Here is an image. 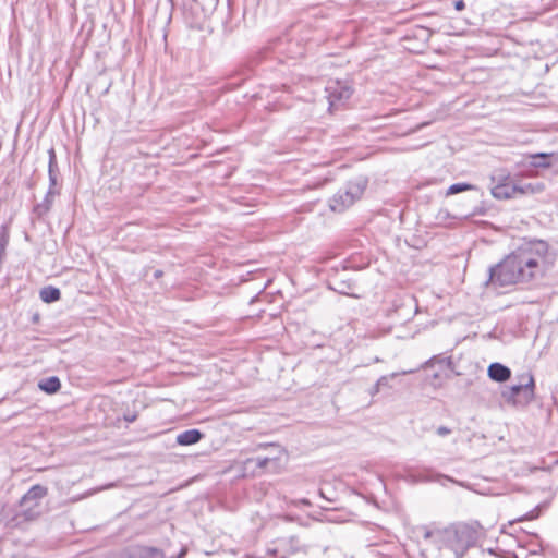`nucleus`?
I'll return each instance as SVG.
<instances>
[{
  "label": "nucleus",
  "mask_w": 558,
  "mask_h": 558,
  "mask_svg": "<svg viewBox=\"0 0 558 558\" xmlns=\"http://www.w3.org/2000/svg\"><path fill=\"white\" fill-rule=\"evenodd\" d=\"M538 268V260L530 251L518 250L489 268L486 286L507 287L529 281Z\"/></svg>",
  "instance_id": "nucleus-1"
},
{
  "label": "nucleus",
  "mask_w": 558,
  "mask_h": 558,
  "mask_svg": "<svg viewBox=\"0 0 558 558\" xmlns=\"http://www.w3.org/2000/svg\"><path fill=\"white\" fill-rule=\"evenodd\" d=\"M485 535V530L477 521L459 522L434 532L426 531L425 538H434L440 547L450 549L456 558H462L469 548Z\"/></svg>",
  "instance_id": "nucleus-2"
},
{
  "label": "nucleus",
  "mask_w": 558,
  "mask_h": 558,
  "mask_svg": "<svg viewBox=\"0 0 558 558\" xmlns=\"http://www.w3.org/2000/svg\"><path fill=\"white\" fill-rule=\"evenodd\" d=\"M366 184L367 180L364 178L349 181L330 199L331 210L341 213L349 208L363 195Z\"/></svg>",
  "instance_id": "nucleus-3"
},
{
  "label": "nucleus",
  "mask_w": 558,
  "mask_h": 558,
  "mask_svg": "<svg viewBox=\"0 0 558 558\" xmlns=\"http://www.w3.org/2000/svg\"><path fill=\"white\" fill-rule=\"evenodd\" d=\"M518 379L519 383L505 389L501 396L512 405H526L534 399V377L531 373H524Z\"/></svg>",
  "instance_id": "nucleus-4"
},
{
  "label": "nucleus",
  "mask_w": 558,
  "mask_h": 558,
  "mask_svg": "<svg viewBox=\"0 0 558 558\" xmlns=\"http://www.w3.org/2000/svg\"><path fill=\"white\" fill-rule=\"evenodd\" d=\"M47 494V487L39 484L32 486L27 490L20 502L22 508L21 515L24 520L33 521L40 515V501Z\"/></svg>",
  "instance_id": "nucleus-5"
},
{
  "label": "nucleus",
  "mask_w": 558,
  "mask_h": 558,
  "mask_svg": "<svg viewBox=\"0 0 558 558\" xmlns=\"http://www.w3.org/2000/svg\"><path fill=\"white\" fill-rule=\"evenodd\" d=\"M327 98L329 102V110L337 108L338 104L348 100L353 89L347 82L335 81L330 82L326 87Z\"/></svg>",
  "instance_id": "nucleus-6"
},
{
  "label": "nucleus",
  "mask_w": 558,
  "mask_h": 558,
  "mask_svg": "<svg viewBox=\"0 0 558 558\" xmlns=\"http://www.w3.org/2000/svg\"><path fill=\"white\" fill-rule=\"evenodd\" d=\"M490 193L496 199H510L518 195V184L511 182L490 186Z\"/></svg>",
  "instance_id": "nucleus-7"
},
{
  "label": "nucleus",
  "mask_w": 558,
  "mask_h": 558,
  "mask_svg": "<svg viewBox=\"0 0 558 558\" xmlns=\"http://www.w3.org/2000/svg\"><path fill=\"white\" fill-rule=\"evenodd\" d=\"M126 558H165V555L155 547L136 546L128 551Z\"/></svg>",
  "instance_id": "nucleus-8"
},
{
  "label": "nucleus",
  "mask_w": 558,
  "mask_h": 558,
  "mask_svg": "<svg viewBox=\"0 0 558 558\" xmlns=\"http://www.w3.org/2000/svg\"><path fill=\"white\" fill-rule=\"evenodd\" d=\"M488 376L492 380L497 383H504L508 380L511 376V371L509 367L505 366L501 363H492L487 369Z\"/></svg>",
  "instance_id": "nucleus-9"
},
{
  "label": "nucleus",
  "mask_w": 558,
  "mask_h": 558,
  "mask_svg": "<svg viewBox=\"0 0 558 558\" xmlns=\"http://www.w3.org/2000/svg\"><path fill=\"white\" fill-rule=\"evenodd\" d=\"M203 435L198 429H189L177 436V442L181 446H190L198 442Z\"/></svg>",
  "instance_id": "nucleus-10"
},
{
  "label": "nucleus",
  "mask_w": 558,
  "mask_h": 558,
  "mask_svg": "<svg viewBox=\"0 0 558 558\" xmlns=\"http://www.w3.org/2000/svg\"><path fill=\"white\" fill-rule=\"evenodd\" d=\"M38 387L47 393H54L60 389L61 383L58 377L52 376L40 380Z\"/></svg>",
  "instance_id": "nucleus-11"
},
{
  "label": "nucleus",
  "mask_w": 558,
  "mask_h": 558,
  "mask_svg": "<svg viewBox=\"0 0 558 558\" xmlns=\"http://www.w3.org/2000/svg\"><path fill=\"white\" fill-rule=\"evenodd\" d=\"M248 462H255L256 465L260 469H267L271 466L272 470H276L279 466V458L278 457H257L255 459L248 460Z\"/></svg>",
  "instance_id": "nucleus-12"
},
{
  "label": "nucleus",
  "mask_w": 558,
  "mask_h": 558,
  "mask_svg": "<svg viewBox=\"0 0 558 558\" xmlns=\"http://www.w3.org/2000/svg\"><path fill=\"white\" fill-rule=\"evenodd\" d=\"M40 299L46 303L56 302L60 299L61 292L54 287H45L40 290Z\"/></svg>",
  "instance_id": "nucleus-13"
},
{
  "label": "nucleus",
  "mask_w": 558,
  "mask_h": 558,
  "mask_svg": "<svg viewBox=\"0 0 558 558\" xmlns=\"http://www.w3.org/2000/svg\"><path fill=\"white\" fill-rule=\"evenodd\" d=\"M544 190L543 183H526L523 185L518 184V194H537Z\"/></svg>",
  "instance_id": "nucleus-14"
},
{
  "label": "nucleus",
  "mask_w": 558,
  "mask_h": 558,
  "mask_svg": "<svg viewBox=\"0 0 558 558\" xmlns=\"http://www.w3.org/2000/svg\"><path fill=\"white\" fill-rule=\"evenodd\" d=\"M509 182H511L510 174L502 170L494 172L490 177V186L499 185V184H507Z\"/></svg>",
  "instance_id": "nucleus-15"
},
{
  "label": "nucleus",
  "mask_w": 558,
  "mask_h": 558,
  "mask_svg": "<svg viewBox=\"0 0 558 558\" xmlns=\"http://www.w3.org/2000/svg\"><path fill=\"white\" fill-rule=\"evenodd\" d=\"M550 157H553V154L541 153V154L534 155V156H532V158L534 159L532 165L534 167L547 168L550 166V162L547 161V159H549Z\"/></svg>",
  "instance_id": "nucleus-16"
},
{
  "label": "nucleus",
  "mask_w": 558,
  "mask_h": 558,
  "mask_svg": "<svg viewBox=\"0 0 558 558\" xmlns=\"http://www.w3.org/2000/svg\"><path fill=\"white\" fill-rule=\"evenodd\" d=\"M414 371L410 369V371H402L401 373H391L390 375H385V376H381L378 378L377 380V384L378 386H380L381 388L383 387H388V380L389 378H395L399 375H407V374H411L413 373Z\"/></svg>",
  "instance_id": "nucleus-17"
},
{
  "label": "nucleus",
  "mask_w": 558,
  "mask_h": 558,
  "mask_svg": "<svg viewBox=\"0 0 558 558\" xmlns=\"http://www.w3.org/2000/svg\"><path fill=\"white\" fill-rule=\"evenodd\" d=\"M472 189H473V186L470 185V184H466V183H456V184L450 185V187L448 189L447 194L448 195H453V194H458L460 192L469 191V190H472Z\"/></svg>",
  "instance_id": "nucleus-18"
},
{
  "label": "nucleus",
  "mask_w": 558,
  "mask_h": 558,
  "mask_svg": "<svg viewBox=\"0 0 558 558\" xmlns=\"http://www.w3.org/2000/svg\"><path fill=\"white\" fill-rule=\"evenodd\" d=\"M50 160H49V177H50V181L52 184H56V177L53 175V172H52V166L54 163V151L53 149H51L50 151Z\"/></svg>",
  "instance_id": "nucleus-19"
},
{
  "label": "nucleus",
  "mask_w": 558,
  "mask_h": 558,
  "mask_svg": "<svg viewBox=\"0 0 558 558\" xmlns=\"http://www.w3.org/2000/svg\"><path fill=\"white\" fill-rule=\"evenodd\" d=\"M436 433L440 437H445L451 433V430L446 426H440L436 429Z\"/></svg>",
  "instance_id": "nucleus-20"
},
{
  "label": "nucleus",
  "mask_w": 558,
  "mask_h": 558,
  "mask_svg": "<svg viewBox=\"0 0 558 558\" xmlns=\"http://www.w3.org/2000/svg\"><path fill=\"white\" fill-rule=\"evenodd\" d=\"M538 513L536 510H533L531 512H529L527 514H525L524 517L518 519V521H523V520H533L535 518H537Z\"/></svg>",
  "instance_id": "nucleus-21"
},
{
  "label": "nucleus",
  "mask_w": 558,
  "mask_h": 558,
  "mask_svg": "<svg viewBox=\"0 0 558 558\" xmlns=\"http://www.w3.org/2000/svg\"><path fill=\"white\" fill-rule=\"evenodd\" d=\"M453 5L457 11H462L465 8V3L463 0L454 1Z\"/></svg>",
  "instance_id": "nucleus-22"
},
{
  "label": "nucleus",
  "mask_w": 558,
  "mask_h": 558,
  "mask_svg": "<svg viewBox=\"0 0 558 558\" xmlns=\"http://www.w3.org/2000/svg\"><path fill=\"white\" fill-rule=\"evenodd\" d=\"M380 389H381V387H380V386H378V384L376 383V384L372 387V389L369 390V393H371L372 396H375L376 393H378V392L380 391Z\"/></svg>",
  "instance_id": "nucleus-23"
},
{
  "label": "nucleus",
  "mask_w": 558,
  "mask_h": 558,
  "mask_svg": "<svg viewBox=\"0 0 558 558\" xmlns=\"http://www.w3.org/2000/svg\"><path fill=\"white\" fill-rule=\"evenodd\" d=\"M161 276H162V271H161V270H159V269H158V270H155V272H154V277H155L156 279L160 278Z\"/></svg>",
  "instance_id": "nucleus-24"
},
{
  "label": "nucleus",
  "mask_w": 558,
  "mask_h": 558,
  "mask_svg": "<svg viewBox=\"0 0 558 558\" xmlns=\"http://www.w3.org/2000/svg\"><path fill=\"white\" fill-rule=\"evenodd\" d=\"M186 553V549H182L181 553L178 555L177 558H183Z\"/></svg>",
  "instance_id": "nucleus-25"
},
{
  "label": "nucleus",
  "mask_w": 558,
  "mask_h": 558,
  "mask_svg": "<svg viewBox=\"0 0 558 558\" xmlns=\"http://www.w3.org/2000/svg\"><path fill=\"white\" fill-rule=\"evenodd\" d=\"M300 502H302V504H304V505H310V501H308V500H306V499H302V500H300Z\"/></svg>",
  "instance_id": "nucleus-26"
}]
</instances>
